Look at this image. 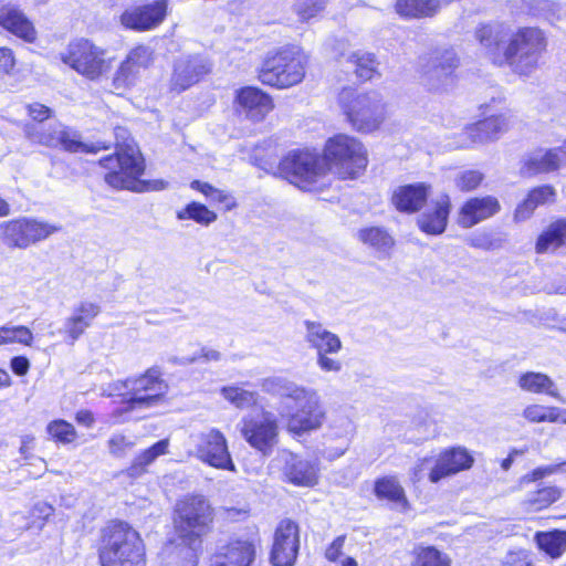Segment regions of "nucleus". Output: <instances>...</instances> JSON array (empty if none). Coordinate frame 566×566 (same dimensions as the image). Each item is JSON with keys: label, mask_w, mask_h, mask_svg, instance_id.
<instances>
[{"label": "nucleus", "mask_w": 566, "mask_h": 566, "mask_svg": "<svg viewBox=\"0 0 566 566\" xmlns=\"http://www.w3.org/2000/svg\"><path fill=\"white\" fill-rule=\"evenodd\" d=\"M260 387L263 392L282 399L279 415L293 437L315 432L326 421V410L316 390L283 376L262 378Z\"/></svg>", "instance_id": "1"}, {"label": "nucleus", "mask_w": 566, "mask_h": 566, "mask_svg": "<svg viewBox=\"0 0 566 566\" xmlns=\"http://www.w3.org/2000/svg\"><path fill=\"white\" fill-rule=\"evenodd\" d=\"M115 137L116 153L99 160L101 166L109 170L105 175V181L113 188L136 192L165 189L167 182L164 180H140L139 177L145 170V163L128 132L123 127H116Z\"/></svg>", "instance_id": "2"}, {"label": "nucleus", "mask_w": 566, "mask_h": 566, "mask_svg": "<svg viewBox=\"0 0 566 566\" xmlns=\"http://www.w3.org/2000/svg\"><path fill=\"white\" fill-rule=\"evenodd\" d=\"M98 556L102 566H146L143 539L125 522H114L104 530Z\"/></svg>", "instance_id": "3"}, {"label": "nucleus", "mask_w": 566, "mask_h": 566, "mask_svg": "<svg viewBox=\"0 0 566 566\" xmlns=\"http://www.w3.org/2000/svg\"><path fill=\"white\" fill-rule=\"evenodd\" d=\"M547 48V39L543 30L535 27H523L507 34L503 49L504 63L520 75H530L538 66V61Z\"/></svg>", "instance_id": "4"}, {"label": "nucleus", "mask_w": 566, "mask_h": 566, "mask_svg": "<svg viewBox=\"0 0 566 566\" xmlns=\"http://www.w3.org/2000/svg\"><path fill=\"white\" fill-rule=\"evenodd\" d=\"M323 161L327 166V174L332 172L340 179H354L365 171L368 156L360 140L338 134L326 142Z\"/></svg>", "instance_id": "5"}, {"label": "nucleus", "mask_w": 566, "mask_h": 566, "mask_svg": "<svg viewBox=\"0 0 566 566\" xmlns=\"http://www.w3.org/2000/svg\"><path fill=\"white\" fill-rule=\"evenodd\" d=\"M339 104L352 127L360 133L378 129L386 118V106L378 92L344 88Z\"/></svg>", "instance_id": "6"}, {"label": "nucleus", "mask_w": 566, "mask_h": 566, "mask_svg": "<svg viewBox=\"0 0 566 566\" xmlns=\"http://www.w3.org/2000/svg\"><path fill=\"white\" fill-rule=\"evenodd\" d=\"M306 56L298 46H286L270 53L259 72V80L276 88H289L305 76Z\"/></svg>", "instance_id": "7"}, {"label": "nucleus", "mask_w": 566, "mask_h": 566, "mask_svg": "<svg viewBox=\"0 0 566 566\" xmlns=\"http://www.w3.org/2000/svg\"><path fill=\"white\" fill-rule=\"evenodd\" d=\"M174 518L178 541L201 544L213 521V509L203 495H188L176 504Z\"/></svg>", "instance_id": "8"}, {"label": "nucleus", "mask_w": 566, "mask_h": 566, "mask_svg": "<svg viewBox=\"0 0 566 566\" xmlns=\"http://www.w3.org/2000/svg\"><path fill=\"white\" fill-rule=\"evenodd\" d=\"M61 59L63 63L91 81L107 75L114 63V57L108 55L106 49L87 39L70 42Z\"/></svg>", "instance_id": "9"}, {"label": "nucleus", "mask_w": 566, "mask_h": 566, "mask_svg": "<svg viewBox=\"0 0 566 566\" xmlns=\"http://www.w3.org/2000/svg\"><path fill=\"white\" fill-rule=\"evenodd\" d=\"M60 227L32 217L0 222V242L10 249H28L57 232Z\"/></svg>", "instance_id": "10"}, {"label": "nucleus", "mask_w": 566, "mask_h": 566, "mask_svg": "<svg viewBox=\"0 0 566 566\" xmlns=\"http://www.w3.org/2000/svg\"><path fill=\"white\" fill-rule=\"evenodd\" d=\"M280 172L291 182L304 190H313L316 184L326 177L327 166L315 153L295 150L280 163Z\"/></svg>", "instance_id": "11"}, {"label": "nucleus", "mask_w": 566, "mask_h": 566, "mask_svg": "<svg viewBox=\"0 0 566 566\" xmlns=\"http://www.w3.org/2000/svg\"><path fill=\"white\" fill-rule=\"evenodd\" d=\"M190 454L201 462L220 470L235 472V465L228 449L224 434L210 428L189 436Z\"/></svg>", "instance_id": "12"}, {"label": "nucleus", "mask_w": 566, "mask_h": 566, "mask_svg": "<svg viewBox=\"0 0 566 566\" xmlns=\"http://www.w3.org/2000/svg\"><path fill=\"white\" fill-rule=\"evenodd\" d=\"M305 340L308 346L316 350V365L325 373H339L343 364L333 355L339 353L343 343L338 335L328 331L319 322L306 319Z\"/></svg>", "instance_id": "13"}, {"label": "nucleus", "mask_w": 566, "mask_h": 566, "mask_svg": "<svg viewBox=\"0 0 566 566\" xmlns=\"http://www.w3.org/2000/svg\"><path fill=\"white\" fill-rule=\"evenodd\" d=\"M240 432L253 449L270 455L279 442V420L273 412L263 410L260 415L244 417Z\"/></svg>", "instance_id": "14"}, {"label": "nucleus", "mask_w": 566, "mask_h": 566, "mask_svg": "<svg viewBox=\"0 0 566 566\" xmlns=\"http://www.w3.org/2000/svg\"><path fill=\"white\" fill-rule=\"evenodd\" d=\"M130 391L125 399L126 410L146 409L158 403L167 391L166 382L160 378L159 370L148 369L144 375L128 378Z\"/></svg>", "instance_id": "15"}, {"label": "nucleus", "mask_w": 566, "mask_h": 566, "mask_svg": "<svg viewBox=\"0 0 566 566\" xmlns=\"http://www.w3.org/2000/svg\"><path fill=\"white\" fill-rule=\"evenodd\" d=\"M474 458L464 447H452L441 451L434 460L423 459L422 468L430 469L428 479L438 483L442 479L458 474L472 468Z\"/></svg>", "instance_id": "16"}, {"label": "nucleus", "mask_w": 566, "mask_h": 566, "mask_svg": "<svg viewBox=\"0 0 566 566\" xmlns=\"http://www.w3.org/2000/svg\"><path fill=\"white\" fill-rule=\"evenodd\" d=\"M277 461L285 482L303 488H312L317 484L319 476L317 460L284 450L279 454Z\"/></svg>", "instance_id": "17"}, {"label": "nucleus", "mask_w": 566, "mask_h": 566, "mask_svg": "<svg viewBox=\"0 0 566 566\" xmlns=\"http://www.w3.org/2000/svg\"><path fill=\"white\" fill-rule=\"evenodd\" d=\"M168 9L167 0H155L150 3L132 6L120 14V24L128 30L145 32L160 25Z\"/></svg>", "instance_id": "18"}, {"label": "nucleus", "mask_w": 566, "mask_h": 566, "mask_svg": "<svg viewBox=\"0 0 566 566\" xmlns=\"http://www.w3.org/2000/svg\"><path fill=\"white\" fill-rule=\"evenodd\" d=\"M27 135L33 143L48 147H61L71 153L84 151L86 148L77 134L62 124L50 125L48 129L44 125H31L27 128Z\"/></svg>", "instance_id": "19"}, {"label": "nucleus", "mask_w": 566, "mask_h": 566, "mask_svg": "<svg viewBox=\"0 0 566 566\" xmlns=\"http://www.w3.org/2000/svg\"><path fill=\"white\" fill-rule=\"evenodd\" d=\"M154 61V52L147 45L133 48L115 72L113 85L116 90H125L136 84L140 72Z\"/></svg>", "instance_id": "20"}, {"label": "nucleus", "mask_w": 566, "mask_h": 566, "mask_svg": "<svg viewBox=\"0 0 566 566\" xmlns=\"http://www.w3.org/2000/svg\"><path fill=\"white\" fill-rule=\"evenodd\" d=\"M459 65L452 49L436 51L426 65L424 77L430 90H446L453 83V73Z\"/></svg>", "instance_id": "21"}, {"label": "nucleus", "mask_w": 566, "mask_h": 566, "mask_svg": "<svg viewBox=\"0 0 566 566\" xmlns=\"http://www.w3.org/2000/svg\"><path fill=\"white\" fill-rule=\"evenodd\" d=\"M298 545V526L290 520L282 521L275 531L271 552L273 566H293Z\"/></svg>", "instance_id": "22"}, {"label": "nucleus", "mask_w": 566, "mask_h": 566, "mask_svg": "<svg viewBox=\"0 0 566 566\" xmlns=\"http://www.w3.org/2000/svg\"><path fill=\"white\" fill-rule=\"evenodd\" d=\"M566 166V140L554 148H538L527 155L521 167L523 176L548 174Z\"/></svg>", "instance_id": "23"}, {"label": "nucleus", "mask_w": 566, "mask_h": 566, "mask_svg": "<svg viewBox=\"0 0 566 566\" xmlns=\"http://www.w3.org/2000/svg\"><path fill=\"white\" fill-rule=\"evenodd\" d=\"M512 124V116L501 114L488 117L474 123L464 129L467 139L461 143V147H469L472 144H483L499 138L505 133Z\"/></svg>", "instance_id": "24"}, {"label": "nucleus", "mask_w": 566, "mask_h": 566, "mask_svg": "<svg viewBox=\"0 0 566 566\" xmlns=\"http://www.w3.org/2000/svg\"><path fill=\"white\" fill-rule=\"evenodd\" d=\"M501 210L499 200L493 196L473 197L468 199L458 213V224L464 229L488 220Z\"/></svg>", "instance_id": "25"}, {"label": "nucleus", "mask_w": 566, "mask_h": 566, "mask_svg": "<svg viewBox=\"0 0 566 566\" xmlns=\"http://www.w3.org/2000/svg\"><path fill=\"white\" fill-rule=\"evenodd\" d=\"M101 307L96 303L81 302L72 314L64 321L59 333L64 335L65 343L73 345L92 325L94 318L99 314Z\"/></svg>", "instance_id": "26"}, {"label": "nucleus", "mask_w": 566, "mask_h": 566, "mask_svg": "<svg viewBox=\"0 0 566 566\" xmlns=\"http://www.w3.org/2000/svg\"><path fill=\"white\" fill-rule=\"evenodd\" d=\"M254 543L249 539H235L219 547L211 557L210 566H250L254 559Z\"/></svg>", "instance_id": "27"}, {"label": "nucleus", "mask_w": 566, "mask_h": 566, "mask_svg": "<svg viewBox=\"0 0 566 566\" xmlns=\"http://www.w3.org/2000/svg\"><path fill=\"white\" fill-rule=\"evenodd\" d=\"M209 72V64L200 55L184 56L176 61L171 78L172 88L185 91Z\"/></svg>", "instance_id": "28"}, {"label": "nucleus", "mask_w": 566, "mask_h": 566, "mask_svg": "<svg viewBox=\"0 0 566 566\" xmlns=\"http://www.w3.org/2000/svg\"><path fill=\"white\" fill-rule=\"evenodd\" d=\"M239 112L252 120L259 122L273 108L272 98L256 87H243L237 93Z\"/></svg>", "instance_id": "29"}, {"label": "nucleus", "mask_w": 566, "mask_h": 566, "mask_svg": "<svg viewBox=\"0 0 566 566\" xmlns=\"http://www.w3.org/2000/svg\"><path fill=\"white\" fill-rule=\"evenodd\" d=\"M354 432L355 426L349 418L339 417L333 420L324 434V440L325 443L336 442V447H327L325 455L331 460L342 457L347 451Z\"/></svg>", "instance_id": "30"}, {"label": "nucleus", "mask_w": 566, "mask_h": 566, "mask_svg": "<svg viewBox=\"0 0 566 566\" xmlns=\"http://www.w3.org/2000/svg\"><path fill=\"white\" fill-rule=\"evenodd\" d=\"M507 38V31L502 24H484L476 29L475 39L479 41L484 53L496 64H503L502 45Z\"/></svg>", "instance_id": "31"}, {"label": "nucleus", "mask_w": 566, "mask_h": 566, "mask_svg": "<svg viewBox=\"0 0 566 566\" xmlns=\"http://www.w3.org/2000/svg\"><path fill=\"white\" fill-rule=\"evenodd\" d=\"M0 25L25 42L32 43L36 39L33 23L17 7L2 6L0 8Z\"/></svg>", "instance_id": "32"}, {"label": "nucleus", "mask_w": 566, "mask_h": 566, "mask_svg": "<svg viewBox=\"0 0 566 566\" xmlns=\"http://www.w3.org/2000/svg\"><path fill=\"white\" fill-rule=\"evenodd\" d=\"M450 209V197L448 195L438 197L432 209L423 212L418 219L421 231L432 235L441 234L447 228Z\"/></svg>", "instance_id": "33"}, {"label": "nucleus", "mask_w": 566, "mask_h": 566, "mask_svg": "<svg viewBox=\"0 0 566 566\" xmlns=\"http://www.w3.org/2000/svg\"><path fill=\"white\" fill-rule=\"evenodd\" d=\"M201 544L169 542L163 551V566H197Z\"/></svg>", "instance_id": "34"}, {"label": "nucleus", "mask_w": 566, "mask_h": 566, "mask_svg": "<svg viewBox=\"0 0 566 566\" xmlns=\"http://www.w3.org/2000/svg\"><path fill=\"white\" fill-rule=\"evenodd\" d=\"M428 196V187L423 184L399 187L392 196L396 208L405 212L419 210Z\"/></svg>", "instance_id": "35"}, {"label": "nucleus", "mask_w": 566, "mask_h": 566, "mask_svg": "<svg viewBox=\"0 0 566 566\" xmlns=\"http://www.w3.org/2000/svg\"><path fill=\"white\" fill-rule=\"evenodd\" d=\"M517 385L523 391L537 395L545 394L563 401L555 382L546 374L536 371L523 373L518 376Z\"/></svg>", "instance_id": "36"}, {"label": "nucleus", "mask_w": 566, "mask_h": 566, "mask_svg": "<svg viewBox=\"0 0 566 566\" xmlns=\"http://www.w3.org/2000/svg\"><path fill=\"white\" fill-rule=\"evenodd\" d=\"M169 442L167 439L159 440L150 448L138 453L132 464L123 472L128 478L137 479L147 472L148 465H150L159 455L168 452Z\"/></svg>", "instance_id": "37"}, {"label": "nucleus", "mask_w": 566, "mask_h": 566, "mask_svg": "<svg viewBox=\"0 0 566 566\" xmlns=\"http://www.w3.org/2000/svg\"><path fill=\"white\" fill-rule=\"evenodd\" d=\"M374 491L379 500H386L401 509L407 506L408 502L403 488L395 476H384L376 480Z\"/></svg>", "instance_id": "38"}, {"label": "nucleus", "mask_w": 566, "mask_h": 566, "mask_svg": "<svg viewBox=\"0 0 566 566\" xmlns=\"http://www.w3.org/2000/svg\"><path fill=\"white\" fill-rule=\"evenodd\" d=\"M358 239L377 253L387 255L394 247L392 237L380 227L364 228L358 231Z\"/></svg>", "instance_id": "39"}, {"label": "nucleus", "mask_w": 566, "mask_h": 566, "mask_svg": "<svg viewBox=\"0 0 566 566\" xmlns=\"http://www.w3.org/2000/svg\"><path fill=\"white\" fill-rule=\"evenodd\" d=\"M566 244V220L552 223L537 239L536 251L545 253L555 251Z\"/></svg>", "instance_id": "40"}, {"label": "nucleus", "mask_w": 566, "mask_h": 566, "mask_svg": "<svg viewBox=\"0 0 566 566\" xmlns=\"http://www.w3.org/2000/svg\"><path fill=\"white\" fill-rule=\"evenodd\" d=\"M53 507L48 503L40 502L36 503L32 511L31 516H22L21 514H14L12 516V525L18 530H30L34 528L36 531L42 530L45 521L52 515Z\"/></svg>", "instance_id": "41"}, {"label": "nucleus", "mask_w": 566, "mask_h": 566, "mask_svg": "<svg viewBox=\"0 0 566 566\" xmlns=\"http://www.w3.org/2000/svg\"><path fill=\"white\" fill-rule=\"evenodd\" d=\"M440 3L438 0H397L396 10L400 15L421 18L433 15Z\"/></svg>", "instance_id": "42"}, {"label": "nucleus", "mask_w": 566, "mask_h": 566, "mask_svg": "<svg viewBox=\"0 0 566 566\" xmlns=\"http://www.w3.org/2000/svg\"><path fill=\"white\" fill-rule=\"evenodd\" d=\"M346 61L350 64L358 78L363 81L373 78L377 67V62L373 54L355 51L348 54Z\"/></svg>", "instance_id": "43"}, {"label": "nucleus", "mask_w": 566, "mask_h": 566, "mask_svg": "<svg viewBox=\"0 0 566 566\" xmlns=\"http://www.w3.org/2000/svg\"><path fill=\"white\" fill-rule=\"evenodd\" d=\"M538 547L553 558L559 557L566 549V532L553 531L536 534Z\"/></svg>", "instance_id": "44"}, {"label": "nucleus", "mask_w": 566, "mask_h": 566, "mask_svg": "<svg viewBox=\"0 0 566 566\" xmlns=\"http://www.w3.org/2000/svg\"><path fill=\"white\" fill-rule=\"evenodd\" d=\"M221 396L235 408L245 409L254 406L259 395L239 386H224L220 390Z\"/></svg>", "instance_id": "45"}, {"label": "nucleus", "mask_w": 566, "mask_h": 566, "mask_svg": "<svg viewBox=\"0 0 566 566\" xmlns=\"http://www.w3.org/2000/svg\"><path fill=\"white\" fill-rule=\"evenodd\" d=\"M176 216L178 220H192L201 226H209L217 220V214L213 211L195 201L178 210Z\"/></svg>", "instance_id": "46"}, {"label": "nucleus", "mask_w": 566, "mask_h": 566, "mask_svg": "<svg viewBox=\"0 0 566 566\" xmlns=\"http://www.w3.org/2000/svg\"><path fill=\"white\" fill-rule=\"evenodd\" d=\"M190 187L200 191L210 201V203H221L227 210H230L235 206L234 199L227 191L214 188L207 182L195 180L191 182Z\"/></svg>", "instance_id": "47"}, {"label": "nucleus", "mask_w": 566, "mask_h": 566, "mask_svg": "<svg viewBox=\"0 0 566 566\" xmlns=\"http://www.w3.org/2000/svg\"><path fill=\"white\" fill-rule=\"evenodd\" d=\"M46 432L53 440L62 444L72 443L77 438L74 426L63 419L50 421L46 426Z\"/></svg>", "instance_id": "48"}, {"label": "nucleus", "mask_w": 566, "mask_h": 566, "mask_svg": "<svg viewBox=\"0 0 566 566\" xmlns=\"http://www.w3.org/2000/svg\"><path fill=\"white\" fill-rule=\"evenodd\" d=\"M562 496V490L556 485H547L528 495L527 502L533 510L538 511L549 506Z\"/></svg>", "instance_id": "49"}, {"label": "nucleus", "mask_w": 566, "mask_h": 566, "mask_svg": "<svg viewBox=\"0 0 566 566\" xmlns=\"http://www.w3.org/2000/svg\"><path fill=\"white\" fill-rule=\"evenodd\" d=\"M415 553L413 566H450L449 557L433 547H418Z\"/></svg>", "instance_id": "50"}, {"label": "nucleus", "mask_w": 566, "mask_h": 566, "mask_svg": "<svg viewBox=\"0 0 566 566\" xmlns=\"http://www.w3.org/2000/svg\"><path fill=\"white\" fill-rule=\"evenodd\" d=\"M328 0H294L293 9L300 20L308 21L324 11Z\"/></svg>", "instance_id": "51"}, {"label": "nucleus", "mask_w": 566, "mask_h": 566, "mask_svg": "<svg viewBox=\"0 0 566 566\" xmlns=\"http://www.w3.org/2000/svg\"><path fill=\"white\" fill-rule=\"evenodd\" d=\"M555 407L530 405L523 410V417L530 422H554Z\"/></svg>", "instance_id": "52"}, {"label": "nucleus", "mask_w": 566, "mask_h": 566, "mask_svg": "<svg viewBox=\"0 0 566 566\" xmlns=\"http://www.w3.org/2000/svg\"><path fill=\"white\" fill-rule=\"evenodd\" d=\"M135 446L127 437L115 433L107 441L108 452L115 458H124Z\"/></svg>", "instance_id": "53"}, {"label": "nucleus", "mask_w": 566, "mask_h": 566, "mask_svg": "<svg viewBox=\"0 0 566 566\" xmlns=\"http://www.w3.org/2000/svg\"><path fill=\"white\" fill-rule=\"evenodd\" d=\"M483 180V174L479 170H465L455 177V186L461 191H471L480 186Z\"/></svg>", "instance_id": "54"}, {"label": "nucleus", "mask_w": 566, "mask_h": 566, "mask_svg": "<svg viewBox=\"0 0 566 566\" xmlns=\"http://www.w3.org/2000/svg\"><path fill=\"white\" fill-rule=\"evenodd\" d=\"M526 197L535 206V208H537L539 206L554 202L556 191L552 186L543 185L532 189Z\"/></svg>", "instance_id": "55"}, {"label": "nucleus", "mask_w": 566, "mask_h": 566, "mask_svg": "<svg viewBox=\"0 0 566 566\" xmlns=\"http://www.w3.org/2000/svg\"><path fill=\"white\" fill-rule=\"evenodd\" d=\"M563 472H566V461L555 463V464L538 467V468L534 469L533 471H531L530 473H527L523 478V480L528 481V482H534V481L544 479L546 476L557 474V473H563Z\"/></svg>", "instance_id": "56"}, {"label": "nucleus", "mask_w": 566, "mask_h": 566, "mask_svg": "<svg viewBox=\"0 0 566 566\" xmlns=\"http://www.w3.org/2000/svg\"><path fill=\"white\" fill-rule=\"evenodd\" d=\"M34 336L31 329L23 325L18 326H9V343L10 344H21L24 346H31L33 343Z\"/></svg>", "instance_id": "57"}, {"label": "nucleus", "mask_w": 566, "mask_h": 566, "mask_svg": "<svg viewBox=\"0 0 566 566\" xmlns=\"http://www.w3.org/2000/svg\"><path fill=\"white\" fill-rule=\"evenodd\" d=\"M502 566H532L526 551H513L509 552L503 562Z\"/></svg>", "instance_id": "58"}, {"label": "nucleus", "mask_w": 566, "mask_h": 566, "mask_svg": "<svg viewBox=\"0 0 566 566\" xmlns=\"http://www.w3.org/2000/svg\"><path fill=\"white\" fill-rule=\"evenodd\" d=\"M467 242L469 245H471L473 248H479V249H483V250H490L493 248L492 237L488 232L472 233L467 239Z\"/></svg>", "instance_id": "59"}, {"label": "nucleus", "mask_w": 566, "mask_h": 566, "mask_svg": "<svg viewBox=\"0 0 566 566\" xmlns=\"http://www.w3.org/2000/svg\"><path fill=\"white\" fill-rule=\"evenodd\" d=\"M130 391V385H128V379L126 380H117L113 384H109L107 388L103 389V395L107 397L112 396H125L128 398V392Z\"/></svg>", "instance_id": "60"}, {"label": "nucleus", "mask_w": 566, "mask_h": 566, "mask_svg": "<svg viewBox=\"0 0 566 566\" xmlns=\"http://www.w3.org/2000/svg\"><path fill=\"white\" fill-rule=\"evenodd\" d=\"M535 206L527 199V197L516 207L514 212V221L516 222H523L528 220L534 211Z\"/></svg>", "instance_id": "61"}, {"label": "nucleus", "mask_w": 566, "mask_h": 566, "mask_svg": "<svg viewBox=\"0 0 566 566\" xmlns=\"http://www.w3.org/2000/svg\"><path fill=\"white\" fill-rule=\"evenodd\" d=\"M28 112L32 119L38 122L36 125H43L42 122L51 116V109L40 103L29 105Z\"/></svg>", "instance_id": "62"}, {"label": "nucleus", "mask_w": 566, "mask_h": 566, "mask_svg": "<svg viewBox=\"0 0 566 566\" xmlns=\"http://www.w3.org/2000/svg\"><path fill=\"white\" fill-rule=\"evenodd\" d=\"M345 544V536L336 537L327 547L325 556L331 562H337L342 557V549Z\"/></svg>", "instance_id": "63"}, {"label": "nucleus", "mask_w": 566, "mask_h": 566, "mask_svg": "<svg viewBox=\"0 0 566 566\" xmlns=\"http://www.w3.org/2000/svg\"><path fill=\"white\" fill-rule=\"evenodd\" d=\"M12 371L18 376H24L30 369V361L24 356H15L10 360Z\"/></svg>", "instance_id": "64"}]
</instances>
